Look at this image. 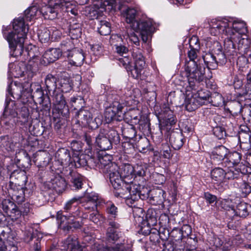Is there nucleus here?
<instances>
[{"label": "nucleus", "instance_id": "nucleus-1", "mask_svg": "<svg viewBox=\"0 0 251 251\" xmlns=\"http://www.w3.org/2000/svg\"><path fill=\"white\" fill-rule=\"evenodd\" d=\"M7 28H3L2 32L8 42L11 55L15 57L21 56L24 51V42L28 30V27L25 25L24 18L19 17L15 19L13 22V31L6 35Z\"/></svg>", "mask_w": 251, "mask_h": 251}, {"label": "nucleus", "instance_id": "nucleus-2", "mask_svg": "<svg viewBox=\"0 0 251 251\" xmlns=\"http://www.w3.org/2000/svg\"><path fill=\"white\" fill-rule=\"evenodd\" d=\"M210 32L214 36L220 34H231L237 37L247 33L246 24L241 21H229L227 19H213L209 23Z\"/></svg>", "mask_w": 251, "mask_h": 251}, {"label": "nucleus", "instance_id": "nucleus-3", "mask_svg": "<svg viewBox=\"0 0 251 251\" xmlns=\"http://www.w3.org/2000/svg\"><path fill=\"white\" fill-rule=\"evenodd\" d=\"M134 168L129 164H125L119 167L118 173L122 181L119 183L117 187H113L117 190V193L121 197H128L129 195H136L137 193L139 195L137 186L131 183L132 179L134 178Z\"/></svg>", "mask_w": 251, "mask_h": 251}, {"label": "nucleus", "instance_id": "nucleus-4", "mask_svg": "<svg viewBox=\"0 0 251 251\" xmlns=\"http://www.w3.org/2000/svg\"><path fill=\"white\" fill-rule=\"evenodd\" d=\"M112 156L108 154L100 155L98 158V168L103 173L108 175L110 182L113 187H117L122 181L119 176V167L114 162H111Z\"/></svg>", "mask_w": 251, "mask_h": 251}, {"label": "nucleus", "instance_id": "nucleus-5", "mask_svg": "<svg viewBox=\"0 0 251 251\" xmlns=\"http://www.w3.org/2000/svg\"><path fill=\"white\" fill-rule=\"evenodd\" d=\"M73 0H48V4L43 6L40 12L45 19L53 20L55 19L59 12H69V7Z\"/></svg>", "mask_w": 251, "mask_h": 251}, {"label": "nucleus", "instance_id": "nucleus-6", "mask_svg": "<svg viewBox=\"0 0 251 251\" xmlns=\"http://www.w3.org/2000/svg\"><path fill=\"white\" fill-rule=\"evenodd\" d=\"M131 0H108L104 1L101 5V8L106 10L107 6H110L111 9L115 11L120 10L126 17V20L127 23L131 24V27L135 22L138 21L135 20V17L137 14V11L133 8H126V3L129 2Z\"/></svg>", "mask_w": 251, "mask_h": 251}, {"label": "nucleus", "instance_id": "nucleus-7", "mask_svg": "<svg viewBox=\"0 0 251 251\" xmlns=\"http://www.w3.org/2000/svg\"><path fill=\"white\" fill-rule=\"evenodd\" d=\"M198 61H188L185 65V71L189 87L193 89L202 81L204 74V68L202 69L200 63H198Z\"/></svg>", "mask_w": 251, "mask_h": 251}, {"label": "nucleus", "instance_id": "nucleus-8", "mask_svg": "<svg viewBox=\"0 0 251 251\" xmlns=\"http://www.w3.org/2000/svg\"><path fill=\"white\" fill-rule=\"evenodd\" d=\"M28 110L26 107H22L19 113L13 110L8 111L6 107L3 113V118L1 120L6 125L11 126H13L16 121H18L15 119L16 118L19 119L21 122L25 124L28 121Z\"/></svg>", "mask_w": 251, "mask_h": 251}, {"label": "nucleus", "instance_id": "nucleus-9", "mask_svg": "<svg viewBox=\"0 0 251 251\" xmlns=\"http://www.w3.org/2000/svg\"><path fill=\"white\" fill-rule=\"evenodd\" d=\"M132 28L135 31H139L143 42L147 43L151 37L154 27L151 20L146 19L135 22Z\"/></svg>", "mask_w": 251, "mask_h": 251}, {"label": "nucleus", "instance_id": "nucleus-10", "mask_svg": "<svg viewBox=\"0 0 251 251\" xmlns=\"http://www.w3.org/2000/svg\"><path fill=\"white\" fill-rule=\"evenodd\" d=\"M124 104L118 101H115L112 105L107 108L104 112V116L107 123H110L115 120L121 121L125 115L123 111Z\"/></svg>", "mask_w": 251, "mask_h": 251}, {"label": "nucleus", "instance_id": "nucleus-11", "mask_svg": "<svg viewBox=\"0 0 251 251\" xmlns=\"http://www.w3.org/2000/svg\"><path fill=\"white\" fill-rule=\"evenodd\" d=\"M54 108H53V114H57L56 117H60L61 116L66 117L69 114V109L66 105V102L61 92L56 91L53 92Z\"/></svg>", "mask_w": 251, "mask_h": 251}, {"label": "nucleus", "instance_id": "nucleus-12", "mask_svg": "<svg viewBox=\"0 0 251 251\" xmlns=\"http://www.w3.org/2000/svg\"><path fill=\"white\" fill-rule=\"evenodd\" d=\"M223 169L221 167H216L211 171V177L217 182H225L227 180L234 179L238 174H234L231 170L226 167Z\"/></svg>", "mask_w": 251, "mask_h": 251}, {"label": "nucleus", "instance_id": "nucleus-13", "mask_svg": "<svg viewBox=\"0 0 251 251\" xmlns=\"http://www.w3.org/2000/svg\"><path fill=\"white\" fill-rule=\"evenodd\" d=\"M66 185L65 179L59 175L52 176L50 180L45 181L43 184L45 189L54 190L59 193L65 189Z\"/></svg>", "mask_w": 251, "mask_h": 251}, {"label": "nucleus", "instance_id": "nucleus-14", "mask_svg": "<svg viewBox=\"0 0 251 251\" xmlns=\"http://www.w3.org/2000/svg\"><path fill=\"white\" fill-rule=\"evenodd\" d=\"M101 200L99 196L95 192H85L82 200V206L86 210L94 211L97 206L100 203Z\"/></svg>", "mask_w": 251, "mask_h": 251}, {"label": "nucleus", "instance_id": "nucleus-15", "mask_svg": "<svg viewBox=\"0 0 251 251\" xmlns=\"http://www.w3.org/2000/svg\"><path fill=\"white\" fill-rule=\"evenodd\" d=\"M32 85L28 82H25L21 84L20 83L15 82V86L13 89V92L9 90V93L15 99H19L22 96L28 97L31 94L32 90Z\"/></svg>", "mask_w": 251, "mask_h": 251}, {"label": "nucleus", "instance_id": "nucleus-16", "mask_svg": "<svg viewBox=\"0 0 251 251\" xmlns=\"http://www.w3.org/2000/svg\"><path fill=\"white\" fill-rule=\"evenodd\" d=\"M109 227L106 233V239L109 243H114L121 236L120 231V225L114 220H109L108 223Z\"/></svg>", "mask_w": 251, "mask_h": 251}, {"label": "nucleus", "instance_id": "nucleus-17", "mask_svg": "<svg viewBox=\"0 0 251 251\" xmlns=\"http://www.w3.org/2000/svg\"><path fill=\"white\" fill-rule=\"evenodd\" d=\"M25 190L24 186L8 184L7 192L14 201L20 204L25 201Z\"/></svg>", "mask_w": 251, "mask_h": 251}, {"label": "nucleus", "instance_id": "nucleus-18", "mask_svg": "<svg viewBox=\"0 0 251 251\" xmlns=\"http://www.w3.org/2000/svg\"><path fill=\"white\" fill-rule=\"evenodd\" d=\"M228 152V150L227 148L224 146H220L215 148L212 151L210 158L214 164L218 165L221 164L225 167V164L223 163L226 160Z\"/></svg>", "mask_w": 251, "mask_h": 251}, {"label": "nucleus", "instance_id": "nucleus-19", "mask_svg": "<svg viewBox=\"0 0 251 251\" xmlns=\"http://www.w3.org/2000/svg\"><path fill=\"white\" fill-rule=\"evenodd\" d=\"M20 138V135L18 133H16L13 137H9L8 136H1L0 137V146L8 152L12 151L19 144Z\"/></svg>", "mask_w": 251, "mask_h": 251}, {"label": "nucleus", "instance_id": "nucleus-20", "mask_svg": "<svg viewBox=\"0 0 251 251\" xmlns=\"http://www.w3.org/2000/svg\"><path fill=\"white\" fill-rule=\"evenodd\" d=\"M79 217L78 214L76 213L73 215H63L61 219V225L64 230H69L70 229H77L81 227V224L76 221V218Z\"/></svg>", "mask_w": 251, "mask_h": 251}, {"label": "nucleus", "instance_id": "nucleus-21", "mask_svg": "<svg viewBox=\"0 0 251 251\" xmlns=\"http://www.w3.org/2000/svg\"><path fill=\"white\" fill-rule=\"evenodd\" d=\"M228 207V209L227 210L229 213L234 214V216L242 218H245L249 215L251 209V206L243 201L238 203L235 207L229 205Z\"/></svg>", "mask_w": 251, "mask_h": 251}, {"label": "nucleus", "instance_id": "nucleus-22", "mask_svg": "<svg viewBox=\"0 0 251 251\" xmlns=\"http://www.w3.org/2000/svg\"><path fill=\"white\" fill-rule=\"evenodd\" d=\"M63 250L64 251H82L83 248L79 244L77 238L70 236L62 242Z\"/></svg>", "mask_w": 251, "mask_h": 251}, {"label": "nucleus", "instance_id": "nucleus-23", "mask_svg": "<svg viewBox=\"0 0 251 251\" xmlns=\"http://www.w3.org/2000/svg\"><path fill=\"white\" fill-rule=\"evenodd\" d=\"M96 145L101 151H106L110 149L112 144L108 138L105 136L104 130H100V133L95 138Z\"/></svg>", "mask_w": 251, "mask_h": 251}, {"label": "nucleus", "instance_id": "nucleus-24", "mask_svg": "<svg viewBox=\"0 0 251 251\" xmlns=\"http://www.w3.org/2000/svg\"><path fill=\"white\" fill-rule=\"evenodd\" d=\"M122 41V38L118 35H112L110 39L111 44L115 47L116 52L121 56H124L128 53V49L120 43Z\"/></svg>", "mask_w": 251, "mask_h": 251}, {"label": "nucleus", "instance_id": "nucleus-25", "mask_svg": "<svg viewBox=\"0 0 251 251\" xmlns=\"http://www.w3.org/2000/svg\"><path fill=\"white\" fill-rule=\"evenodd\" d=\"M10 179V181L8 184L24 186L27 181V178L24 172L16 170L11 173Z\"/></svg>", "mask_w": 251, "mask_h": 251}, {"label": "nucleus", "instance_id": "nucleus-26", "mask_svg": "<svg viewBox=\"0 0 251 251\" xmlns=\"http://www.w3.org/2000/svg\"><path fill=\"white\" fill-rule=\"evenodd\" d=\"M61 51L58 48H51L46 50L43 55L45 63H52L61 56Z\"/></svg>", "mask_w": 251, "mask_h": 251}, {"label": "nucleus", "instance_id": "nucleus-27", "mask_svg": "<svg viewBox=\"0 0 251 251\" xmlns=\"http://www.w3.org/2000/svg\"><path fill=\"white\" fill-rule=\"evenodd\" d=\"M56 157L62 166H68L72 163L70 151L67 149H59L56 153Z\"/></svg>", "mask_w": 251, "mask_h": 251}, {"label": "nucleus", "instance_id": "nucleus-28", "mask_svg": "<svg viewBox=\"0 0 251 251\" xmlns=\"http://www.w3.org/2000/svg\"><path fill=\"white\" fill-rule=\"evenodd\" d=\"M242 155L237 151L228 153L226 160L224 162L225 164V167L228 169L232 168L233 166H238L240 163Z\"/></svg>", "mask_w": 251, "mask_h": 251}, {"label": "nucleus", "instance_id": "nucleus-29", "mask_svg": "<svg viewBox=\"0 0 251 251\" xmlns=\"http://www.w3.org/2000/svg\"><path fill=\"white\" fill-rule=\"evenodd\" d=\"M170 143L176 150L180 149L183 145V137L180 132H173L170 136Z\"/></svg>", "mask_w": 251, "mask_h": 251}, {"label": "nucleus", "instance_id": "nucleus-30", "mask_svg": "<svg viewBox=\"0 0 251 251\" xmlns=\"http://www.w3.org/2000/svg\"><path fill=\"white\" fill-rule=\"evenodd\" d=\"M60 49L62 55L70 57L71 53L75 50L74 44L70 39H66L63 41L60 45Z\"/></svg>", "mask_w": 251, "mask_h": 251}, {"label": "nucleus", "instance_id": "nucleus-31", "mask_svg": "<svg viewBox=\"0 0 251 251\" xmlns=\"http://www.w3.org/2000/svg\"><path fill=\"white\" fill-rule=\"evenodd\" d=\"M228 37L225 39L224 41V47L226 53L227 55H234L235 51V45L234 42H237L238 38L234 35H227Z\"/></svg>", "mask_w": 251, "mask_h": 251}, {"label": "nucleus", "instance_id": "nucleus-32", "mask_svg": "<svg viewBox=\"0 0 251 251\" xmlns=\"http://www.w3.org/2000/svg\"><path fill=\"white\" fill-rule=\"evenodd\" d=\"M192 90V93L195 96V98L198 99L199 102L201 105L204 104L205 101H210V93L209 91L206 89H200L198 91L196 90V86L193 89L191 88Z\"/></svg>", "mask_w": 251, "mask_h": 251}, {"label": "nucleus", "instance_id": "nucleus-33", "mask_svg": "<svg viewBox=\"0 0 251 251\" xmlns=\"http://www.w3.org/2000/svg\"><path fill=\"white\" fill-rule=\"evenodd\" d=\"M73 83L67 77H61L58 81L57 91L61 93H68L73 89Z\"/></svg>", "mask_w": 251, "mask_h": 251}, {"label": "nucleus", "instance_id": "nucleus-34", "mask_svg": "<svg viewBox=\"0 0 251 251\" xmlns=\"http://www.w3.org/2000/svg\"><path fill=\"white\" fill-rule=\"evenodd\" d=\"M239 38L237 49L240 54H247L249 53V56L251 58V42L248 38H242L239 39Z\"/></svg>", "mask_w": 251, "mask_h": 251}, {"label": "nucleus", "instance_id": "nucleus-35", "mask_svg": "<svg viewBox=\"0 0 251 251\" xmlns=\"http://www.w3.org/2000/svg\"><path fill=\"white\" fill-rule=\"evenodd\" d=\"M199 105H202L198 101V99L195 98V96L192 93L191 97H189V94H187V97L185 100V108L188 111H193L196 109Z\"/></svg>", "mask_w": 251, "mask_h": 251}, {"label": "nucleus", "instance_id": "nucleus-36", "mask_svg": "<svg viewBox=\"0 0 251 251\" xmlns=\"http://www.w3.org/2000/svg\"><path fill=\"white\" fill-rule=\"evenodd\" d=\"M233 185L239 189L244 197L251 192V186L247 182L243 181L242 178L236 179L234 182Z\"/></svg>", "mask_w": 251, "mask_h": 251}, {"label": "nucleus", "instance_id": "nucleus-37", "mask_svg": "<svg viewBox=\"0 0 251 251\" xmlns=\"http://www.w3.org/2000/svg\"><path fill=\"white\" fill-rule=\"evenodd\" d=\"M69 36L72 39H77L81 34V24L79 23L70 22L69 25Z\"/></svg>", "mask_w": 251, "mask_h": 251}, {"label": "nucleus", "instance_id": "nucleus-38", "mask_svg": "<svg viewBox=\"0 0 251 251\" xmlns=\"http://www.w3.org/2000/svg\"><path fill=\"white\" fill-rule=\"evenodd\" d=\"M203 60L208 69L214 70L217 67V63L214 53L208 52L202 56Z\"/></svg>", "mask_w": 251, "mask_h": 251}, {"label": "nucleus", "instance_id": "nucleus-39", "mask_svg": "<svg viewBox=\"0 0 251 251\" xmlns=\"http://www.w3.org/2000/svg\"><path fill=\"white\" fill-rule=\"evenodd\" d=\"M105 211L108 216L107 222L109 220H113L118 216V208L111 201L107 202L105 203Z\"/></svg>", "mask_w": 251, "mask_h": 251}, {"label": "nucleus", "instance_id": "nucleus-40", "mask_svg": "<svg viewBox=\"0 0 251 251\" xmlns=\"http://www.w3.org/2000/svg\"><path fill=\"white\" fill-rule=\"evenodd\" d=\"M70 57L72 58L70 60V63L75 66H81L84 60L83 54L75 50L71 53Z\"/></svg>", "mask_w": 251, "mask_h": 251}, {"label": "nucleus", "instance_id": "nucleus-41", "mask_svg": "<svg viewBox=\"0 0 251 251\" xmlns=\"http://www.w3.org/2000/svg\"><path fill=\"white\" fill-rule=\"evenodd\" d=\"M132 57L134 61V65L138 67H145V61L142 54V50L134 49L132 52Z\"/></svg>", "mask_w": 251, "mask_h": 251}, {"label": "nucleus", "instance_id": "nucleus-42", "mask_svg": "<svg viewBox=\"0 0 251 251\" xmlns=\"http://www.w3.org/2000/svg\"><path fill=\"white\" fill-rule=\"evenodd\" d=\"M56 80V78L52 75L49 74L47 75L45 79V83L49 93L51 91L53 92L57 91Z\"/></svg>", "mask_w": 251, "mask_h": 251}, {"label": "nucleus", "instance_id": "nucleus-43", "mask_svg": "<svg viewBox=\"0 0 251 251\" xmlns=\"http://www.w3.org/2000/svg\"><path fill=\"white\" fill-rule=\"evenodd\" d=\"M249 59L251 60V58L249 56V53L248 55L243 53L238 57L237 65L242 72L247 71L249 68Z\"/></svg>", "mask_w": 251, "mask_h": 251}, {"label": "nucleus", "instance_id": "nucleus-44", "mask_svg": "<svg viewBox=\"0 0 251 251\" xmlns=\"http://www.w3.org/2000/svg\"><path fill=\"white\" fill-rule=\"evenodd\" d=\"M248 169L247 166L242 163H240L238 166H233L232 168L229 169L234 174H238V176L235 177L234 179H241L243 175L248 173Z\"/></svg>", "mask_w": 251, "mask_h": 251}, {"label": "nucleus", "instance_id": "nucleus-45", "mask_svg": "<svg viewBox=\"0 0 251 251\" xmlns=\"http://www.w3.org/2000/svg\"><path fill=\"white\" fill-rule=\"evenodd\" d=\"M97 28L98 32L101 35L106 36L111 32L110 24L106 21H98Z\"/></svg>", "mask_w": 251, "mask_h": 251}, {"label": "nucleus", "instance_id": "nucleus-46", "mask_svg": "<svg viewBox=\"0 0 251 251\" xmlns=\"http://www.w3.org/2000/svg\"><path fill=\"white\" fill-rule=\"evenodd\" d=\"M51 31L46 28L40 29L38 31V37L41 43H48L51 39Z\"/></svg>", "mask_w": 251, "mask_h": 251}, {"label": "nucleus", "instance_id": "nucleus-47", "mask_svg": "<svg viewBox=\"0 0 251 251\" xmlns=\"http://www.w3.org/2000/svg\"><path fill=\"white\" fill-rule=\"evenodd\" d=\"M214 55L217 63V66L223 65L226 62V57L225 53L222 50L220 46L218 47L217 50H214Z\"/></svg>", "mask_w": 251, "mask_h": 251}, {"label": "nucleus", "instance_id": "nucleus-48", "mask_svg": "<svg viewBox=\"0 0 251 251\" xmlns=\"http://www.w3.org/2000/svg\"><path fill=\"white\" fill-rule=\"evenodd\" d=\"M92 116V113L85 109H81L77 112V117L79 119L83 121L82 122L86 125L88 124Z\"/></svg>", "mask_w": 251, "mask_h": 251}, {"label": "nucleus", "instance_id": "nucleus-49", "mask_svg": "<svg viewBox=\"0 0 251 251\" xmlns=\"http://www.w3.org/2000/svg\"><path fill=\"white\" fill-rule=\"evenodd\" d=\"M247 130L242 129L239 131L238 139L241 143L251 145V135L248 128Z\"/></svg>", "mask_w": 251, "mask_h": 251}, {"label": "nucleus", "instance_id": "nucleus-50", "mask_svg": "<svg viewBox=\"0 0 251 251\" xmlns=\"http://www.w3.org/2000/svg\"><path fill=\"white\" fill-rule=\"evenodd\" d=\"M70 175L72 176V183L73 186L76 189H79L81 188L83 185V176L79 174H75L73 172H70Z\"/></svg>", "mask_w": 251, "mask_h": 251}, {"label": "nucleus", "instance_id": "nucleus-51", "mask_svg": "<svg viewBox=\"0 0 251 251\" xmlns=\"http://www.w3.org/2000/svg\"><path fill=\"white\" fill-rule=\"evenodd\" d=\"M141 112L138 109H132L129 110L126 113H125L126 116L130 117L131 120L134 121L133 122L135 124H140V120L139 118L141 117Z\"/></svg>", "mask_w": 251, "mask_h": 251}, {"label": "nucleus", "instance_id": "nucleus-52", "mask_svg": "<svg viewBox=\"0 0 251 251\" xmlns=\"http://www.w3.org/2000/svg\"><path fill=\"white\" fill-rule=\"evenodd\" d=\"M123 135L124 137L128 139H133L136 135L135 128L132 125H128L122 130Z\"/></svg>", "mask_w": 251, "mask_h": 251}, {"label": "nucleus", "instance_id": "nucleus-53", "mask_svg": "<svg viewBox=\"0 0 251 251\" xmlns=\"http://www.w3.org/2000/svg\"><path fill=\"white\" fill-rule=\"evenodd\" d=\"M163 119L166 121L167 125H173L176 122L173 112L169 108H166L163 111Z\"/></svg>", "mask_w": 251, "mask_h": 251}, {"label": "nucleus", "instance_id": "nucleus-54", "mask_svg": "<svg viewBox=\"0 0 251 251\" xmlns=\"http://www.w3.org/2000/svg\"><path fill=\"white\" fill-rule=\"evenodd\" d=\"M2 208L3 211L8 216L11 211L14 210V209L16 208V205L9 200H4L2 202Z\"/></svg>", "mask_w": 251, "mask_h": 251}, {"label": "nucleus", "instance_id": "nucleus-55", "mask_svg": "<svg viewBox=\"0 0 251 251\" xmlns=\"http://www.w3.org/2000/svg\"><path fill=\"white\" fill-rule=\"evenodd\" d=\"M193 39H192L190 42V47L191 49L187 52L188 57L189 58V61H196L195 60L197 59L198 53L199 52V49L197 48H194L192 47V43ZM197 47L199 48V45L196 43Z\"/></svg>", "mask_w": 251, "mask_h": 251}, {"label": "nucleus", "instance_id": "nucleus-56", "mask_svg": "<svg viewBox=\"0 0 251 251\" xmlns=\"http://www.w3.org/2000/svg\"><path fill=\"white\" fill-rule=\"evenodd\" d=\"M87 158H89V155L86 154H81L77 157L73 158V161L76 167H84L87 165Z\"/></svg>", "mask_w": 251, "mask_h": 251}, {"label": "nucleus", "instance_id": "nucleus-57", "mask_svg": "<svg viewBox=\"0 0 251 251\" xmlns=\"http://www.w3.org/2000/svg\"><path fill=\"white\" fill-rule=\"evenodd\" d=\"M144 67H138L137 65L134 66L133 67L131 66V68L127 71L129 73V74L131 75V76L135 78L138 79L141 76V75Z\"/></svg>", "mask_w": 251, "mask_h": 251}, {"label": "nucleus", "instance_id": "nucleus-58", "mask_svg": "<svg viewBox=\"0 0 251 251\" xmlns=\"http://www.w3.org/2000/svg\"><path fill=\"white\" fill-rule=\"evenodd\" d=\"M38 12V8L36 6H33L29 7L25 11V18L27 21H30L33 18Z\"/></svg>", "mask_w": 251, "mask_h": 251}, {"label": "nucleus", "instance_id": "nucleus-59", "mask_svg": "<svg viewBox=\"0 0 251 251\" xmlns=\"http://www.w3.org/2000/svg\"><path fill=\"white\" fill-rule=\"evenodd\" d=\"M108 139L110 140L111 144L114 143L116 145L119 144L120 141V138L118 132L114 130H111L108 133Z\"/></svg>", "mask_w": 251, "mask_h": 251}, {"label": "nucleus", "instance_id": "nucleus-60", "mask_svg": "<svg viewBox=\"0 0 251 251\" xmlns=\"http://www.w3.org/2000/svg\"><path fill=\"white\" fill-rule=\"evenodd\" d=\"M122 57H121L119 59V64L120 65H122L124 67L127 71L131 68V58L127 56H122Z\"/></svg>", "mask_w": 251, "mask_h": 251}, {"label": "nucleus", "instance_id": "nucleus-61", "mask_svg": "<svg viewBox=\"0 0 251 251\" xmlns=\"http://www.w3.org/2000/svg\"><path fill=\"white\" fill-rule=\"evenodd\" d=\"M247 86L248 90H246V93H244V96L246 100H251V71L247 75Z\"/></svg>", "mask_w": 251, "mask_h": 251}, {"label": "nucleus", "instance_id": "nucleus-62", "mask_svg": "<svg viewBox=\"0 0 251 251\" xmlns=\"http://www.w3.org/2000/svg\"><path fill=\"white\" fill-rule=\"evenodd\" d=\"M133 168L134 170V177H136L137 176H145L146 170L145 166L137 165L136 166L133 167Z\"/></svg>", "mask_w": 251, "mask_h": 251}, {"label": "nucleus", "instance_id": "nucleus-63", "mask_svg": "<svg viewBox=\"0 0 251 251\" xmlns=\"http://www.w3.org/2000/svg\"><path fill=\"white\" fill-rule=\"evenodd\" d=\"M213 134L218 139H221L226 135V131L222 127L216 126L213 128Z\"/></svg>", "mask_w": 251, "mask_h": 251}, {"label": "nucleus", "instance_id": "nucleus-64", "mask_svg": "<svg viewBox=\"0 0 251 251\" xmlns=\"http://www.w3.org/2000/svg\"><path fill=\"white\" fill-rule=\"evenodd\" d=\"M228 110L231 114L237 115L241 111L240 104L237 102H233Z\"/></svg>", "mask_w": 251, "mask_h": 251}]
</instances>
